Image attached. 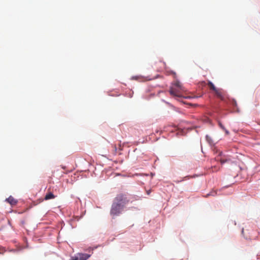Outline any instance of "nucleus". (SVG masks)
I'll return each instance as SVG.
<instances>
[{"mask_svg": "<svg viewBox=\"0 0 260 260\" xmlns=\"http://www.w3.org/2000/svg\"><path fill=\"white\" fill-rule=\"evenodd\" d=\"M127 202L126 198L123 194H119L115 197L110 211V214L113 218L118 216L121 213Z\"/></svg>", "mask_w": 260, "mask_h": 260, "instance_id": "nucleus-1", "label": "nucleus"}, {"mask_svg": "<svg viewBox=\"0 0 260 260\" xmlns=\"http://www.w3.org/2000/svg\"><path fill=\"white\" fill-rule=\"evenodd\" d=\"M207 85L210 89L214 92L217 98L221 100H224L223 91L222 89L217 88L211 81H208Z\"/></svg>", "mask_w": 260, "mask_h": 260, "instance_id": "nucleus-2", "label": "nucleus"}, {"mask_svg": "<svg viewBox=\"0 0 260 260\" xmlns=\"http://www.w3.org/2000/svg\"><path fill=\"white\" fill-rule=\"evenodd\" d=\"M184 90H180L179 88L175 87H171L169 90L170 94L174 97L180 98L182 97V91Z\"/></svg>", "mask_w": 260, "mask_h": 260, "instance_id": "nucleus-3", "label": "nucleus"}, {"mask_svg": "<svg viewBox=\"0 0 260 260\" xmlns=\"http://www.w3.org/2000/svg\"><path fill=\"white\" fill-rule=\"evenodd\" d=\"M90 256V254L78 253L72 257V260H86Z\"/></svg>", "mask_w": 260, "mask_h": 260, "instance_id": "nucleus-4", "label": "nucleus"}, {"mask_svg": "<svg viewBox=\"0 0 260 260\" xmlns=\"http://www.w3.org/2000/svg\"><path fill=\"white\" fill-rule=\"evenodd\" d=\"M6 201L12 206L15 205L17 203V201L12 196H10Z\"/></svg>", "mask_w": 260, "mask_h": 260, "instance_id": "nucleus-5", "label": "nucleus"}, {"mask_svg": "<svg viewBox=\"0 0 260 260\" xmlns=\"http://www.w3.org/2000/svg\"><path fill=\"white\" fill-rule=\"evenodd\" d=\"M55 197V196L53 194L52 192H49L46 194L44 199L45 200H48L50 199H54Z\"/></svg>", "mask_w": 260, "mask_h": 260, "instance_id": "nucleus-6", "label": "nucleus"}, {"mask_svg": "<svg viewBox=\"0 0 260 260\" xmlns=\"http://www.w3.org/2000/svg\"><path fill=\"white\" fill-rule=\"evenodd\" d=\"M173 87L179 88L180 90H184V88L181 83L178 81H176L174 82Z\"/></svg>", "mask_w": 260, "mask_h": 260, "instance_id": "nucleus-7", "label": "nucleus"}, {"mask_svg": "<svg viewBox=\"0 0 260 260\" xmlns=\"http://www.w3.org/2000/svg\"><path fill=\"white\" fill-rule=\"evenodd\" d=\"M231 104L232 105L236 108H237V110H238V108H237V102L234 99H233L232 101H231Z\"/></svg>", "mask_w": 260, "mask_h": 260, "instance_id": "nucleus-8", "label": "nucleus"}, {"mask_svg": "<svg viewBox=\"0 0 260 260\" xmlns=\"http://www.w3.org/2000/svg\"><path fill=\"white\" fill-rule=\"evenodd\" d=\"M211 169L212 172H217L218 170H219V167L214 166L211 168Z\"/></svg>", "mask_w": 260, "mask_h": 260, "instance_id": "nucleus-9", "label": "nucleus"}, {"mask_svg": "<svg viewBox=\"0 0 260 260\" xmlns=\"http://www.w3.org/2000/svg\"><path fill=\"white\" fill-rule=\"evenodd\" d=\"M206 140L210 144L213 143L211 138L209 136H206Z\"/></svg>", "mask_w": 260, "mask_h": 260, "instance_id": "nucleus-10", "label": "nucleus"}, {"mask_svg": "<svg viewBox=\"0 0 260 260\" xmlns=\"http://www.w3.org/2000/svg\"><path fill=\"white\" fill-rule=\"evenodd\" d=\"M230 160L229 159H220V162L221 164H223L228 161H229Z\"/></svg>", "mask_w": 260, "mask_h": 260, "instance_id": "nucleus-11", "label": "nucleus"}, {"mask_svg": "<svg viewBox=\"0 0 260 260\" xmlns=\"http://www.w3.org/2000/svg\"><path fill=\"white\" fill-rule=\"evenodd\" d=\"M218 124L219 125V126L223 130V129H225V127L222 124V123L221 122H219L218 123Z\"/></svg>", "mask_w": 260, "mask_h": 260, "instance_id": "nucleus-12", "label": "nucleus"}, {"mask_svg": "<svg viewBox=\"0 0 260 260\" xmlns=\"http://www.w3.org/2000/svg\"><path fill=\"white\" fill-rule=\"evenodd\" d=\"M223 131H224V132H225V134H226V135H229V133H229V132L227 129H226L225 128V129H223Z\"/></svg>", "mask_w": 260, "mask_h": 260, "instance_id": "nucleus-13", "label": "nucleus"}, {"mask_svg": "<svg viewBox=\"0 0 260 260\" xmlns=\"http://www.w3.org/2000/svg\"><path fill=\"white\" fill-rule=\"evenodd\" d=\"M150 192H151V190H148L147 191V194L148 195H149Z\"/></svg>", "mask_w": 260, "mask_h": 260, "instance_id": "nucleus-14", "label": "nucleus"}, {"mask_svg": "<svg viewBox=\"0 0 260 260\" xmlns=\"http://www.w3.org/2000/svg\"><path fill=\"white\" fill-rule=\"evenodd\" d=\"M171 74H172L174 76V77H175V76H176V73H175V72H173V71H172V72H171Z\"/></svg>", "mask_w": 260, "mask_h": 260, "instance_id": "nucleus-15", "label": "nucleus"}]
</instances>
